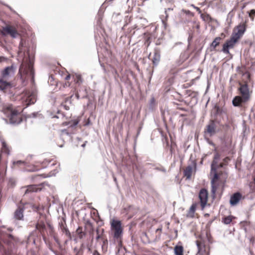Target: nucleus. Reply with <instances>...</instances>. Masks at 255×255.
<instances>
[{
    "mask_svg": "<svg viewBox=\"0 0 255 255\" xmlns=\"http://www.w3.org/2000/svg\"><path fill=\"white\" fill-rule=\"evenodd\" d=\"M6 59L3 57H0V62H2L4 60H5Z\"/></svg>",
    "mask_w": 255,
    "mask_h": 255,
    "instance_id": "cd10ccee",
    "label": "nucleus"
},
{
    "mask_svg": "<svg viewBox=\"0 0 255 255\" xmlns=\"http://www.w3.org/2000/svg\"><path fill=\"white\" fill-rule=\"evenodd\" d=\"M13 84L8 80L1 78L0 79V90L5 92L13 87Z\"/></svg>",
    "mask_w": 255,
    "mask_h": 255,
    "instance_id": "ddd939ff",
    "label": "nucleus"
},
{
    "mask_svg": "<svg viewBox=\"0 0 255 255\" xmlns=\"http://www.w3.org/2000/svg\"><path fill=\"white\" fill-rule=\"evenodd\" d=\"M229 158L228 157H226L224 159V161L225 162H227L228 160H229Z\"/></svg>",
    "mask_w": 255,
    "mask_h": 255,
    "instance_id": "2f4dec72",
    "label": "nucleus"
},
{
    "mask_svg": "<svg viewBox=\"0 0 255 255\" xmlns=\"http://www.w3.org/2000/svg\"><path fill=\"white\" fill-rule=\"evenodd\" d=\"M149 58L152 60L154 64H157L160 60V55L158 52H154L153 54H150Z\"/></svg>",
    "mask_w": 255,
    "mask_h": 255,
    "instance_id": "dca6fc26",
    "label": "nucleus"
},
{
    "mask_svg": "<svg viewBox=\"0 0 255 255\" xmlns=\"http://www.w3.org/2000/svg\"><path fill=\"white\" fill-rule=\"evenodd\" d=\"M233 217L232 216H229L223 218V222L225 224H229L232 221L233 219Z\"/></svg>",
    "mask_w": 255,
    "mask_h": 255,
    "instance_id": "4be33fe9",
    "label": "nucleus"
},
{
    "mask_svg": "<svg viewBox=\"0 0 255 255\" xmlns=\"http://www.w3.org/2000/svg\"><path fill=\"white\" fill-rule=\"evenodd\" d=\"M219 155L218 153H217L214 156V160L211 165V173L214 172V177L211 181V192L212 194H213L214 198L215 196L216 192L218 188V181L220 177L219 174L216 172V170L219 168L222 167L224 165L223 163H220V164H218V160L219 159Z\"/></svg>",
    "mask_w": 255,
    "mask_h": 255,
    "instance_id": "f03ea898",
    "label": "nucleus"
},
{
    "mask_svg": "<svg viewBox=\"0 0 255 255\" xmlns=\"http://www.w3.org/2000/svg\"><path fill=\"white\" fill-rule=\"evenodd\" d=\"M1 33L5 35L7 34H9L11 37L15 38L18 35L17 31L15 28L10 25H6L5 27H2V28L0 30Z\"/></svg>",
    "mask_w": 255,
    "mask_h": 255,
    "instance_id": "1a4fd4ad",
    "label": "nucleus"
},
{
    "mask_svg": "<svg viewBox=\"0 0 255 255\" xmlns=\"http://www.w3.org/2000/svg\"><path fill=\"white\" fill-rule=\"evenodd\" d=\"M70 78V75H67L66 78H65V79L66 80H68Z\"/></svg>",
    "mask_w": 255,
    "mask_h": 255,
    "instance_id": "c85d7f7f",
    "label": "nucleus"
},
{
    "mask_svg": "<svg viewBox=\"0 0 255 255\" xmlns=\"http://www.w3.org/2000/svg\"><path fill=\"white\" fill-rule=\"evenodd\" d=\"M245 5H244V6H243V8H242L243 9V8L245 7Z\"/></svg>",
    "mask_w": 255,
    "mask_h": 255,
    "instance_id": "c9c22d12",
    "label": "nucleus"
},
{
    "mask_svg": "<svg viewBox=\"0 0 255 255\" xmlns=\"http://www.w3.org/2000/svg\"><path fill=\"white\" fill-rule=\"evenodd\" d=\"M73 78L76 83H78L81 82V77L80 75L75 74L74 76H73Z\"/></svg>",
    "mask_w": 255,
    "mask_h": 255,
    "instance_id": "5701e85b",
    "label": "nucleus"
},
{
    "mask_svg": "<svg viewBox=\"0 0 255 255\" xmlns=\"http://www.w3.org/2000/svg\"><path fill=\"white\" fill-rule=\"evenodd\" d=\"M22 209H17L14 213V217L16 219L20 220L23 217V214H22Z\"/></svg>",
    "mask_w": 255,
    "mask_h": 255,
    "instance_id": "a211bd4d",
    "label": "nucleus"
},
{
    "mask_svg": "<svg viewBox=\"0 0 255 255\" xmlns=\"http://www.w3.org/2000/svg\"><path fill=\"white\" fill-rule=\"evenodd\" d=\"M16 70V67L13 65L5 68L1 72V78L8 80L10 78L13 76Z\"/></svg>",
    "mask_w": 255,
    "mask_h": 255,
    "instance_id": "9d476101",
    "label": "nucleus"
},
{
    "mask_svg": "<svg viewBox=\"0 0 255 255\" xmlns=\"http://www.w3.org/2000/svg\"><path fill=\"white\" fill-rule=\"evenodd\" d=\"M197 29H199L200 27V25L199 24H197L196 25Z\"/></svg>",
    "mask_w": 255,
    "mask_h": 255,
    "instance_id": "7c9ffc66",
    "label": "nucleus"
},
{
    "mask_svg": "<svg viewBox=\"0 0 255 255\" xmlns=\"http://www.w3.org/2000/svg\"><path fill=\"white\" fill-rule=\"evenodd\" d=\"M221 40V38L220 37H217L215 38L211 44V48L212 50L216 51V48L219 45Z\"/></svg>",
    "mask_w": 255,
    "mask_h": 255,
    "instance_id": "f3484780",
    "label": "nucleus"
},
{
    "mask_svg": "<svg viewBox=\"0 0 255 255\" xmlns=\"http://www.w3.org/2000/svg\"><path fill=\"white\" fill-rule=\"evenodd\" d=\"M33 71L31 62H23L19 70V74L22 82L28 77L33 78Z\"/></svg>",
    "mask_w": 255,
    "mask_h": 255,
    "instance_id": "7ed1b4c3",
    "label": "nucleus"
},
{
    "mask_svg": "<svg viewBox=\"0 0 255 255\" xmlns=\"http://www.w3.org/2000/svg\"><path fill=\"white\" fill-rule=\"evenodd\" d=\"M201 16L204 20H208L210 18V16L207 14H201Z\"/></svg>",
    "mask_w": 255,
    "mask_h": 255,
    "instance_id": "393cba45",
    "label": "nucleus"
},
{
    "mask_svg": "<svg viewBox=\"0 0 255 255\" xmlns=\"http://www.w3.org/2000/svg\"><path fill=\"white\" fill-rule=\"evenodd\" d=\"M192 212H193L194 211V210H195V206H194V205H192Z\"/></svg>",
    "mask_w": 255,
    "mask_h": 255,
    "instance_id": "c756f323",
    "label": "nucleus"
},
{
    "mask_svg": "<svg viewBox=\"0 0 255 255\" xmlns=\"http://www.w3.org/2000/svg\"><path fill=\"white\" fill-rule=\"evenodd\" d=\"M65 86H70V84H69V83H66V84H65Z\"/></svg>",
    "mask_w": 255,
    "mask_h": 255,
    "instance_id": "72a5a7b5",
    "label": "nucleus"
},
{
    "mask_svg": "<svg viewBox=\"0 0 255 255\" xmlns=\"http://www.w3.org/2000/svg\"><path fill=\"white\" fill-rule=\"evenodd\" d=\"M43 225H41L40 227H38V225L37 226V228L39 229L40 228H43Z\"/></svg>",
    "mask_w": 255,
    "mask_h": 255,
    "instance_id": "473e14b6",
    "label": "nucleus"
},
{
    "mask_svg": "<svg viewBox=\"0 0 255 255\" xmlns=\"http://www.w3.org/2000/svg\"><path fill=\"white\" fill-rule=\"evenodd\" d=\"M246 30V25L245 23H240L238 25L235 26L231 36L235 39L239 40L242 37L245 32Z\"/></svg>",
    "mask_w": 255,
    "mask_h": 255,
    "instance_id": "423d86ee",
    "label": "nucleus"
},
{
    "mask_svg": "<svg viewBox=\"0 0 255 255\" xmlns=\"http://www.w3.org/2000/svg\"><path fill=\"white\" fill-rule=\"evenodd\" d=\"M242 198V194L239 192H237L231 196L230 203L231 205L235 206L237 205Z\"/></svg>",
    "mask_w": 255,
    "mask_h": 255,
    "instance_id": "4468645a",
    "label": "nucleus"
},
{
    "mask_svg": "<svg viewBox=\"0 0 255 255\" xmlns=\"http://www.w3.org/2000/svg\"><path fill=\"white\" fill-rule=\"evenodd\" d=\"M249 14L250 17L252 19V20H253L255 16V9L251 10Z\"/></svg>",
    "mask_w": 255,
    "mask_h": 255,
    "instance_id": "b1692460",
    "label": "nucleus"
},
{
    "mask_svg": "<svg viewBox=\"0 0 255 255\" xmlns=\"http://www.w3.org/2000/svg\"><path fill=\"white\" fill-rule=\"evenodd\" d=\"M216 124L213 121H211L205 129V132L208 133L210 135L214 134L216 132Z\"/></svg>",
    "mask_w": 255,
    "mask_h": 255,
    "instance_id": "2eb2a0df",
    "label": "nucleus"
},
{
    "mask_svg": "<svg viewBox=\"0 0 255 255\" xmlns=\"http://www.w3.org/2000/svg\"><path fill=\"white\" fill-rule=\"evenodd\" d=\"M239 91L241 96L235 97L232 101L234 106L245 108V104L251 99L253 91L250 90L247 82L240 84Z\"/></svg>",
    "mask_w": 255,
    "mask_h": 255,
    "instance_id": "f257e3e1",
    "label": "nucleus"
},
{
    "mask_svg": "<svg viewBox=\"0 0 255 255\" xmlns=\"http://www.w3.org/2000/svg\"><path fill=\"white\" fill-rule=\"evenodd\" d=\"M2 151L4 152H7V148L6 144L5 142H2Z\"/></svg>",
    "mask_w": 255,
    "mask_h": 255,
    "instance_id": "a878e982",
    "label": "nucleus"
},
{
    "mask_svg": "<svg viewBox=\"0 0 255 255\" xmlns=\"http://www.w3.org/2000/svg\"><path fill=\"white\" fill-rule=\"evenodd\" d=\"M184 175L186 179H189L191 176V167L188 166L184 171Z\"/></svg>",
    "mask_w": 255,
    "mask_h": 255,
    "instance_id": "aec40b11",
    "label": "nucleus"
},
{
    "mask_svg": "<svg viewBox=\"0 0 255 255\" xmlns=\"http://www.w3.org/2000/svg\"><path fill=\"white\" fill-rule=\"evenodd\" d=\"M238 41L235 39L234 37H231L230 39L227 40L223 46L222 51L226 54L229 53V49L230 48H233L235 45L236 43L238 42Z\"/></svg>",
    "mask_w": 255,
    "mask_h": 255,
    "instance_id": "9b49d317",
    "label": "nucleus"
},
{
    "mask_svg": "<svg viewBox=\"0 0 255 255\" xmlns=\"http://www.w3.org/2000/svg\"><path fill=\"white\" fill-rule=\"evenodd\" d=\"M196 245L198 250V254L200 255H208L209 249L208 246L205 245L204 241L202 239L196 241Z\"/></svg>",
    "mask_w": 255,
    "mask_h": 255,
    "instance_id": "6e6552de",
    "label": "nucleus"
},
{
    "mask_svg": "<svg viewBox=\"0 0 255 255\" xmlns=\"http://www.w3.org/2000/svg\"><path fill=\"white\" fill-rule=\"evenodd\" d=\"M40 190V189L39 188H37V187L35 186H30L28 187L27 190L25 191V193H28L29 192H37Z\"/></svg>",
    "mask_w": 255,
    "mask_h": 255,
    "instance_id": "412c9836",
    "label": "nucleus"
},
{
    "mask_svg": "<svg viewBox=\"0 0 255 255\" xmlns=\"http://www.w3.org/2000/svg\"><path fill=\"white\" fill-rule=\"evenodd\" d=\"M111 230L114 234L115 238L117 239L121 238L122 234V228L120 221L113 220L111 222Z\"/></svg>",
    "mask_w": 255,
    "mask_h": 255,
    "instance_id": "0eeeda50",
    "label": "nucleus"
},
{
    "mask_svg": "<svg viewBox=\"0 0 255 255\" xmlns=\"http://www.w3.org/2000/svg\"><path fill=\"white\" fill-rule=\"evenodd\" d=\"M20 99L22 103L25 106V107L28 105L34 104L36 100V93L34 91H26L22 93L20 96Z\"/></svg>",
    "mask_w": 255,
    "mask_h": 255,
    "instance_id": "20e7f679",
    "label": "nucleus"
},
{
    "mask_svg": "<svg viewBox=\"0 0 255 255\" xmlns=\"http://www.w3.org/2000/svg\"><path fill=\"white\" fill-rule=\"evenodd\" d=\"M78 121L77 120H74V121L69 123V124H70V126L71 127L76 126L78 124Z\"/></svg>",
    "mask_w": 255,
    "mask_h": 255,
    "instance_id": "bb28decb",
    "label": "nucleus"
},
{
    "mask_svg": "<svg viewBox=\"0 0 255 255\" xmlns=\"http://www.w3.org/2000/svg\"><path fill=\"white\" fill-rule=\"evenodd\" d=\"M196 8H197V9H199L198 8H197V7H195Z\"/></svg>",
    "mask_w": 255,
    "mask_h": 255,
    "instance_id": "e433bc0d",
    "label": "nucleus"
},
{
    "mask_svg": "<svg viewBox=\"0 0 255 255\" xmlns=\"http://www.w3.org/2000/svg\"><path fill=\"white\" fill-rule=\"evenodd\" d=\"M201 205L204 208L207 204L208 197V191L206 189H202L199 194Z\"/></svg>",
    "mask_w": 255,
    "mask_h": 255,
    "instance_id": "f8f14e48",
    "label": "nucleus"
},
{
    "mask_svg": "<svg viewBox=\"0 0 255 255\" xmlns=\"http://www.w3.org/2000/svg\"><path fill=\"white\" fill-rule=\"evenodd\" d=\"M183 249L182 246H177L174 248V253L176 255H183Z\"/></svg>",
    "mask_w": 255,
    "mask_h": 255,
    "instance_id": "6ab92c4d",
    "label": "nucleus"
},
{
    "mask_svg": "<svg viewBox=\"0 0 255 255\" xmlns=\"http://www.w3.org/2000/svg\"><path fill=\"white\" fill-rule=\"evenodd\" d=\"M16 163L17 164H18L19 163H21V161H18L16 162H14V163Z\"/></svg>",
    "mask_w": 255,
    "mask_h": 255,
    "instance_id": "f704fd0d",
    "label": "nucleus"
},
{
    "mask_svg": "<svg viewBox=\"0 0 255 255\" xmlns=\"http://www.w3.org/2000/svg\"><path fill=\"white\" fill-rule=\"evenodd\" d=\"M21 111H17L9 106L7 108L5 112L6 114L9 116L10 122L13 124H19L21 121L19 114Z\"/></svg>",
    "mask_w": 255,
    "mask_h": 255,
    "instance_id": "39448f33",
    "label": "nucleus"
}]
</instances>
